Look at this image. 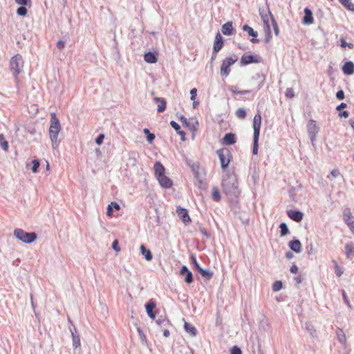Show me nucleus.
<instances>
[{
  "label": "nucleus",
  "instance_id": "1",
  "mask_svg": "<svg viewBox=\"0 0 354 354\" xmlns=\"http://www.w3.org/2000/svg\"><path fill=\"white\" fill-rule=\"evenodd\" d=\"M222 186L226 195L231 198L239 194L236 176L234 174H226L223 178Z\"/></svg>",
  "mask_w": 354,
  "mask_h": 354
},
{
  "label": "nucleus",
  "instance_id": "2",
  "mask_svg": "<svg viewBox=\"0 0 354 354\" xmlns=\"http://www.w3.org/2000/svg\"><path fill=\"white\" fill-rule=\"evenodd\" d=\"M61 131V124L55 113L50 114V121L49 127V137L52 142L53 149H57L59 144L58 136Z\"/></svg>",
  "mask_w": 354,
  "mask_h": 354
},
{
  "label": "nucleus",
  "instance_id": "3",
  "mask_svg": "<svg viewBox=\"0 0 354 354\" xmlns=\"http://www.w3.org/2000/svg\"><path fill=\"white\" fill-rule=\"evenodd\" d=\"M261 125V116L260 113H257L253 118V147L252 153L257 155L258 153V141L260 134V129Z\"/></svg>",
  "mask_w": 354,
  "mask_h": 354
},
{
  "label": "nucleus",
  "instance_id": "4",
  "mask_svg": "<svg viewBox=\"0 0 354 354\" xmlns=\"http://www.w3.org/2000/svg\"><path fill=\"white\" fill-rule=\"evenodd\" d=\"M24 64L23 57L19 54L15 55L10 59V68L15 80H17L18 75L22 72Z\"/></svg>",
  "mask_w": 354,
  "mask_h": 354
},
{
  "label": "nucleus",
  "instance_id": "5",
  "mask_svg": "<svg viewBox=\"0 0 354 354\" xmlns=\"http://www.w3.org/2000/svg\"><path fill=\"white\" fill-rule=\"evenodd\" d=\"M15 236L19 241L25 243H31L37 239V234L35 232H26L21 228L14 230Z\"/></svg>",
  "mask_w": 354,
  "mask_h": 354
},
{
  "label": "nucleus",
  "instance_id": "6",
  "mask_svg": "<svg viewBox=\"0 0 354 354\" xmlns=\"http://www.w3.org/2000/svg\"><path fill=\"white\" fill-rule=\"evenodd\" d=\"M216 153L219 158L222 169H226L232 158L230 151L227 148H222L217 150Z\"/></svg>",
  "mask_w": 354,
  "mask_h": 354
},
{
  "label": "nucleus",
  "instance_id": "7",
  "mask_svg": "<svg viewBox=\"0 0 354 354\" xmlns=\"http://www.w3.org/2000/svg\"><path fill=\"white\" fill-rule=\"evenodd\" d=\"M236 61V58L233 57H227L223 61L221 67V75L227 76L229 75L230 69V67L233 65Z\"/></svg>",
  "mask_w": 354,
  "mask_h": 354
},
{
  "label": "nucleus",
  "instance_id": "8",
  "mask_svg": "<svg viewBox=\"0 0 354 354\" xmlns=\"http://www.w3.org/2000/svg\"><path fill=\"white\" fill-rule=\"evenodd\" d=\"M261 62L262 58L259 55L245 54L241 58V63L243 65H247L252 63H260Z\"/></svg>",
  "mask_w": 354,
  "mask_h": 354
},
{
  "label": "nucleus",
  "instance_id": "9",
  "mask_svg": "<svg viewBox=\"0 0 354 354\" xmlns=\"http://www.w3.org/2000/svg\"><path fill=\"white\" fill-rule=\"evenodd\" d=\"M273 28L276 36L279 35V30L277 24H264V30L266 35V41L268 42L271 37V28Z\"/></svg>",
  "mask_w": 354,
  "mask_h": 354
},
{
  "label": "nucleus",
  "instance_id": "10",
  "mask_svg": "<svg viewBox=\"0 0 354 354\" xmlns=\"http://www.w3.org/2000/svg\"><path fill=\"white\" fill-rule=\"evenodd\" d=\"M180 274L185 277V281L187 283L193 282V275L191 271H189L186 266L181 267L180 270Z\"/></svg>",
  "mask_w": 354,
  "mask_h": 354
},
{
  "label": "nucleus",
  "instance_id": "11",
  "mask_svg": "<svg viewBox=\"0 0 354 354\" xmlns=\"http://www.w3.org/2000/svg\"><path fill=\"white\" fill-rule=\"evenodd\" d=\"M156 178L162 187L167 189L170 188L173 185L172 180L165 174L160 176Z\"/></svg>",
  "mask_w": 354,
  "mask_h": 354
},
{
  "label": "nucleus",
  "instance_id": "12",
  "mask_svg": "<svg viewBox=\"0 0 354 354\" xmlns=\"http://www.w3.org/2000/svg\"><path fill=\"white\" fill-rule=\"evenodd\" d=\"M176 212L179 218L185 224L187 225L191 222V219L187 209L184 208H178Z\"/></svg>",
  "mask_w": 354,
  "mask_h": 354
},
{
  "label": "nucleus",
  "instance_id": "13",
  "mask_svg": "<svg viewBox=\"0 0 354 354\" xmlns=\"http://www.w3.org/2000/svg\"><path fill=\"white\" fill-rule=\"evenodd\" d=\"M290 218L296 222H300L303 219L304 214L297 210H289L287 212Z\"/></svg>",
  "mask_w": 354,
  "mask_h": 354
},
{
  "label": "nucleus",
  "instance_id": "14",
  "mask_svg": "<svg viewBox=\"0 0 354 354\" xmlns=\"http://www.w3.org/2000/svg\"><path fill=\"white\" fill-rule=\"evenodd\" d=\"M343 220L348 227H351V223H354V218L353 217L349 208H345L343 211Z\"/></svg>",
  "mask_w": 354,
  "mask_h": 354
},
{
  "label": "nucleus",
  "instance_id": "15",
  "mask_svg": "<svg viewBox=\"0 0 354 354\" xmlns=\"http://www.w3.org/2000/svg\"><path fill=\"white\" fill-rule=\"evenodd\" d=\"M223 42L222 36L219 32H217L215 37L214 42V51L216 53H218L223 47Z\"/></svg>",
  "mask_w": 354,
  "mask_h": 354
},
{
  "label": "nucleus",
  "instance_id": "16",
  "mask_svg": "<svg viewBox=\"0 0 354 354\" xmlns=\"http://www.w3.org/2000/svg\"><path fill=\"white\" fill-rule=\"evenodd\" d=\"M307 130L308 134H317L319 128L317 125V122L315 120H309L307 125Z\"/></svg>",
  "mask_w": 354,
  "mask_h": 354
},
{
  "label": "nucleus",
  "instance_id": "17",
  "mask_svg": "<svg viewBox=\"0 0 354 354\" xmlns=\"http://www.w3.org/2000/svg\"><path fill=\"white\" fill-rule=\"evenodd\" d=\"M156 308V304L153 301L149 300L145 305V308L148 316L151 319H155V314L153 312V309Z\"/></svg>",
  "mask_w": 354,
  "mask_h": 354
},
{
  "label": "nucleus",
  "instance_id": "18",
  "mask_svg": "<svg viewBox=\"0 0 354 354\" xmlns=\"http://www.w3.org/2000/svg\"><path fill=\"white\" fill-rule=\"evenodd\" d=\"M343 73L350 75L354 73V63L351 61L346 62L342 67Z\"/></svg>",
  "mask_w": 354,
  "mask_h": 354
},
{
  "label": "nucleus",
  "instance_id": "19",
  "mask_svg": "<svg viewBox=\"0 0 354 354\" xmlns=\"http://www.w3.org/2000/svg\"><path fill=\"white\" fill-rule=\"evenodd\" d=\"M156 177L165 174V168L160 162H156L153 165Z\"/></svg>",
  "mask_w": 354,
  "mask_h": 354
},
{
  "label": "nucleus",
  "instance_id": "20",
  "mask_svg": "<svg viewBox=\"0 0 354 354\" xmlns=\"http://www.w3.org/2000/svg\"><path fill=\"white\" fill-rule=\"evenodd\" d=\"M288 245L292 251L297 253H299L301 250V244L298 239L290 241Z\"/></svg>",
  "mask_w": 354,
  "mask_h": 354
},
{
  "label": "nucleus",
  "instance_id": "21",
  "mask_svg": "<svg viewBox=\"0 0 354 354\" xmlns=\"http://www.w3.org/2000/svg\"><path fill=\"white\" fill-rule=\"evenodd\" d=\"M235 135L232 133H228L225 135L223 138V143L227 145H231L235 143Z\"/></svg>",
  "mask_w": 354,
  "mask_h": 354
},
{
  "label": "nucleus",
  "instance_id": "22",
  "mask_svg": "<svg viewBox=\"0 0 354 354\" xmlns=\"http://www.w3.org/2000/svg\"><path fill=\"white\" fill-rule=\"evenodd\" d=\"M70 330H71V333L72 335V338H73V346L75 348H77L81 344L80 338L79 335L77 334L76 330L75 328H71Z\"/></svg>",
  "mask_w": 354,
  "mask_h": 354
},
{
  "label": "nucleus",
  "instance_id": "23",
  "mask_svg": "<svg viewBox=\"0 0 354 354\" xmlns=\"http://www.w3.org/2000/svg\"><path fill=\"white\" fill-rule=\"evenodd\" d=\"M154 100L156 102H158L157 111L159 113L163 112L166 109L167 102L164 98L156 97H154Z\"/></svg>",
  "mask_w": 354,
  "mask_h": 354
},
{
  "label": "nucleus",
  "instance_id": "24",
  "mask_svg": "<svg viewBox=\"0 0 354 354\" xmlns=\"http://www.w3.org/2000/svg\"><path fill=\"white\" fill-rule=\"evenodd\" d=\"M305 328L308 332V333L311 336V337H313V338L317 337V330H316L315 328L314 327V326L311 323L306 322L305 324Z\"/></svg>",
  "mask_w": 354,
  "mask_h": 354
},
{
  "label": "nucleus",
  "instance_id": "25",
  "mask_svg": "<svg viewBox=\"0 0 354 354\" xmlns=\"http://www.w3.org/2000/svg\"><path fill=\"white\" fill-rule=\"evenodd\" d=\"M144 59L146 62L149 64H155L158 61L156 55L151 52H148L145 53L144 55Z\"/></svg>",
  "mask_w": 354,
  "mask_h": 354
},
{
  "label": "nucleus",
  "instance_id": "26",
  "mask_svg": "<svg viewBox=\"0 0 354 354\" xmlns=\"http://www.w3.org/2000/svg\"><path fill=\"white\" fill-rule=\"evenodd\" d=\"M184 328L185 331L189 333L192 336L194 337L196 335V329L194 326L189 324L188 322H185Z\"/></svg>",
  "mask_w": 354,
  "mask_h": 354
},
{
  "label": "nucleus",
  "instance_id": "27",
  "mask_svg": "<svg viewBox=\"0 0 354 354\" xmlns=\"http://www.w3.org/2000/svg\"><path fill=\"white\" fill-rule=\"evenodd\" d=\"M221 31L224 35H231L233 31L232 24H223Z\"/></svg>",
  "mask_w": 354,
  "mask_h": 354
},
{
  "label": "nucleus",
  "instance_id": "28",
  "mask_svg": "<svg viewBox=\"0 0 354 354\" xmlns=\"http://www.w3.org/2000/svg\"><path fill=\"white\" fill-rule=\"evenodd\" d=\"M304 17H303V22H313V13L312 11L308 8H306L304 9Z\"/></svg>",
  "mask_w": 354,
  "mask_h": 354
},
{
  "label": "nucleus",
  "instance_id": "29",
  "mask_svg": "<svg viewBox=\"0 0 354 354\" xmlns=\"http://www.w3.org/2000/svg\"><path fill=\"white\" fill-rule=\"evenodd\" d=\"M140 252L142 254L145 256V258L147 261H151L153 258L151 252L150 250H147L144 245H140Z\"/></svg>",
  "mask_w": 354,
  "mask_h": 354
},
{
  "label": "nucleus",
  "instance_id": "30",
  "mask_svg": "<svg viewBox=\"0 0 354 354\" xmlns=\"http://www.w3.org/2000/svg\"><path fill=\"white\" fill-rule=\"evenodd\" d=\"M170 124L177 131V133L182 136V140H185V133L183 131H180V125L174 120L170 122Z\"/></svg>",
  "mask_w": 354,
  "mask_h": 354
},
{
  "label": "nucleus",
  "instance_id": "31",
  "mask_svg": "<svg viewBox=\"0 0 354 354\" xmlns=\"http://www.w3.org/2000/svg\"><path fill=\"white\" fill-rule=\"evenodd\" d=\"M339 1L343 5L347 10L354 11V4L351 0H339Z\"/></svg>",
  "mask_w": 354,
  "mask_h": 354
},
{
  "label": "nucleus",
  "instance_id": "32",
  "mask_svg": "<svg viewBox=\"0 0 354 354\" xmlns=\"http://www.w3.org/2000/svg\"><path fill=\"white\" fill-rule=\"evenodd\" d=\"M212 197L216 202H218L221 200L220 192L216 187H214L212 189Z\"/></svg>",
  "mask_w": 354,
  "mask_h": 354
},
{
  "label": "nucleus",
  "instance_id": "33",
  "mask_svg": "<svg viewBox=\"0 0 354 354\" xmlns=\"http://www.w3.org/2000/svg\"><path fill=\"white\" fill-rule=\"evenodd\" d=\"M354 252V244L353 243H348L345 245V254L346 257H349Z\"/></svg>",
  "mask_w": 354,
  "mask_h": 354
},
{
  "label": "nucleus",
  "instance_id": "34",
  "mask_svg": "<svg viewBox=\"0 0 354 354\" xmlns=\"http://www.w3.org/2000/svg\"><path fill=\"white\" fill-rule=\"evenodd\" d=\"M198 272L203 277L206 279H210L213 275L212 272H211L209 270H205L202 268L199 269Z\"/></svg>",
  "mask_w": 354,
  "mask_h": 354
},
{
  "label": "nucleus",
  "instance_id": "35",
  "mask_svg": "<svg viewBox=\"0 0 354 354\" xmlns=\"http://www.w3.org/2000/svg\"><path fill=\"white\" fill-rule=\"evenodd\" d=\"M143 132L147 135V140L151 144L155 139V135L149 131L148 129H144Z\"/></svg>",
  "mask_w": 354,
  "mask_h": 354
},
{
  "label": "nucleus",
  "instance_id": "36",
  "mask_svg": "<svg viewBox=\"0 0 354 354\" xmlns=\"http://www.w3.org/2000/svg\"><path fill=\"white\" fill-rule=\"evenodd\" d=\"M263 10H259V12H260V15L261 16V19L263 20V22H265V23H267V22H269V17L271 18L272 19V22H274V19L273 18V17L271 15L270 13H269V15H264L263 14Z\"/></svg>",
  "mask_w": 354,
  "mask_h": 354
},
{
  "label": "nucleus",
  "instance_id": "37",
  "mask_svg": "<svg viewBox=\"0 0 354 354\" xmlns=\"http://www.w3.org/2000/svg\"><path fill=\"white\" fill-rule=\"evenodd\" d=\"M0 145H1V148L4 151H8V143L5 140V138H4L3 134H0Z\"/></svg>",
  "mask_w": 354,
  "mask_h": 354
},
{
  "label": "nucleus",
  "instance_id": "38",
  "mask_svg": "<svg viewBox=\"0 0 354 354\" xmlns=\"http://www.w3.org/2000/svg\"><path fill=\"white\" fill-rule=\"evenodd\" d=\"M156 323L160 326L166 327L169 324V320L163 317H159L156 320Z\"/></svg>",
  "mask_w": 354,
  "mask_h": 354
},
{
  "label": "nucleus",
  "instance_id": "39",
  "mask_svg": "<svg viewBox=\"0 0 354 354\" xmlns=\"http://www.w3.org/2000/svg\"><path fill=\"white\" fill-rule=\"evenodd\" d=\"M243 29L245 31L248 32L249 35H251L252 37H256L257 35V32H255L251 27H250L248 25H244Z\"/></svg>",
  "mask_w": 354,
  "mask_h": 354
},
{
  "label": "nucleus",
  "instance_id": "40",
  "mask_svg": "<svg viewBox=\"0 0 354 354\" xmlns=\"http://www.w3.org/2000/svg\"><path fill=\"white\" fill-rule=\"evenodd\" d=\"M236 115L239 118H241V119H243L245 118L246 116V112H245V110L243 109V108H239L236 110Z\"/></svg>",
  "mask_w": 354,
  "mask_h": 354
},
{
  "label": "nucleus",
  "instance_id": "41",
  "mask_svg": "<svg viewBox=\"0 0 354 354\" xmlns=\"http://www.w3.org/2000/svg\"><path fill=\"white\" fill-rule=\"evenodd\" d=\"M279 227L281 229V236H285L286 234H287L288 233V232H289L288 227L285 223H281L279 225Z\"/></svg>",
  "mask_w": 354,
  "mask_h": 354
},
{
  "label": "nucleus",
  "instance_id": "42",
  "mask_svg": "<svg viewBox=\"0 0 354 354\" xmlns=\"http://www.w3.org/2000/svg\"><path fill=\"white\" fill-rule=\"evenodd\" d=\"M337 338L342 344L345 343L346 342V336L342 329H339L337 333Z\"/></svg>",
  "mask_w": 354,
  "mask_h": 354
},
{
  "label": "nucleus",
  "instance_id": "43",
  "mask_svg": "<svg viewBox=\"0 0 354 354\" xmlns=\"http://www.w3.org/2000/svg\"><path fill=\"white\" fill-rule=\"evenodd\" d=\"M32 167L31 168V170L34 174H36L38 172V168L40 165V162L38 160H32Z\"/></svg>",
  "mask_w": 354,
  "mask_h": 354
},
{
  "label": "nucleus",
  "instance_id": "44",
  "mask_svg": "<svg viewBox=\"0 0 354 354\" xmlns=\"http://www.w3.org/2000/svg\"><path fill=\"white\" fill-rule=\"evenodd\" d=\"M342 297H343V300H344V303L347 305V306L348 308H352L353 306L347 297V295H346L345 290H342Z\"/></svg>",
  "mask_w": 354,
  "mask_h": 354
},
{
  "label": "nucleus",
  "instance_id": "45",
  "mask_svg": "<svg viewBox=\"0 0 354 354\" xmlns=\"http://www.w3.org/2000/svg\"><path fill=\"white\" fill-rule=\"evenodd\" d=\"M282 283L280 281H277L272 284V290L274 292L279 291L282 288Z\"/></svg>",
  "mask_w": 354,
  "mask_h": 354
},
{
  "label": "nucleus",
  "instance_id": "46",
  "mask_svg": "<svg viewBox=\"0 0 354 354\" xmlns=\"http://www.w3.org/2000/svg\"><path fill=\"white\" fill-rule=\"evenodd\" d=\"M17 13L20 16H25L27 13L26 6H21L17 10Z\"/></svg>",
  "mask_w": 354,
  "mask_h": 354
},
{
  "label": "nucleus",
  "instance_id": "47",
  "mask_svg": "<svg viewBox=\"0 0 354 354\" xmlns=\"http://www.w3.org/2000/svg\"><path fill=\"white\" fill-rule=\"evenodd\" d=\"M339 175V172L337 169H333L331 171L330 174L327 176V178L333 180L334 178H337Z\"/></svg>",
  "mask_w": 354,
  "mask_h": 354
},
{
  "label": "nucleus",
  "instance_id": "48",
  "mask_svg": "<svg viewBox=\"0 0 354 354\" xmlns=\"http://www.w3.org/2000/svg\"><path fill=\"white\" fill-rule=\"evenodd\" d=\"M335 263V274L337 277H341L343 274V270H342L341 268H339V266L337 265V263H336V261H334Z\"/></svg>",
  "mask_w": 354,
  "mask_h": 354
},
{
  "label": "nucleus",
  "instance_id": "49",
  "mask_svg": "<svg viewBox=\"0 0 354 354\" xmlns=\"http://www.w3.org/2000/svg\"><path fill=\"white\" fill-rule=\"evenodd\" d=\"M285 94L286 96L288 98H292L295 96L294 91L292 88H288Z\"/></svg>",
  "mask_w": 354,
  "mask_h": 354
},
{
  "label": "nucleus",
  "instance_id": "50",
  "mask_svg": "<svg viewBox=\"0 0 354 354\" xmlns=\"http://www.w3.org/2000/svg\"><path fill=\"white\" fill-rule=\"evenodd\" d=\"M341 47L345 48L348 46L349 48H353V44L351 43H346L344 39H341Z\"/></svg>",
  "mask_w": 354,
  "mask_h": 354
},
{
  "label": "nucleus",
  "instance_id": "51",
  "mask_svg": "<svg viewBox=\"0 0 354 354\" xmlns=\"http://www.w3.org/2000/svg\"><path fill=\"white\" fill-rule=\"evenodd\" d=\"M15 2L21 6H28L29 3H30V0H15Z\"/></svg>",
  "mask_w": 354,
  "mask_h": 354
},
{
  "label": "nucleus",
  "instance_id": "52",
  "mask_svg": "<svg viewBox=\"0 0 354 354\" xmlns=\"http://www.w3.org/2000/svg\"><path fill=\"white\" fill-rule=\"evenodd\" d=\"M231 354H241V351L238 346H234L231 349Z\"/></svg>",
  "mask_w": 354,
  "mask_h": 354
},
{
  "label": "nucleus",
  "instance_id": "53",
  "mask_svg": "<svg viewBox=\"0 0 354 354\" xmlns=\"http://www.w3.org/2000/svg\"><path fill=\"white\" fill-rule=\"evenodd\" d=\"M196 93H197V89L196 88L191 89V91H190L191 100H196Z\"/></svg>",
  "mask_w": 354,
  "mask_h": 354
},
{
  "label": "nucleus",
  "instance_id": "54",
  "mask_svg": "<svg viewBox=\"0 0 354 354\" xmlns=\"http://www.w3.org/2000/svg\"><path fill=\"white\" fill-rule=\"evenodd\" d=\"M191 259H192V261L193 264L194 265V267L198 271L199 269L201 268V267L199 266L198 263L197 262L196 259L194 256H192Z\"/></svg>",
  "mask_w": 354,
  "mask_h": 354
},
{
  "label": "nucleus",
  "instance_id": "55",
  "mask_svg": "<svg viewBox=\"0 0 354 354\" xmlns=\"http://www.w3.org/2000/svg\"><path fill=\"white\" fill-rule=\"evenodd\" d=\"M336 97L339 100H343L344 98V92L342 90H339L336 93Z\"/></svg>",
  "mask_w": 354,
  "mask_h": 354
},
{
  "label": "nucleus",
  "instance_id": "56",
  "mask_svg": "<svg viewBox=\"0 0 354 354\" xmlns=\"http://www.w3.org/2000/svg\"><path fill=\"white\" fill-rule=\"evenodd\" d=\"M180 119V121L182 122V123L183 124V125H185V127L189 126V122L188 120L185 116L181 115Z\"/></svg>",
  "mask_w": 354,
  "mask_h": 354
},
{
  "label": "nucleus",
  "instance_id": "57",
  "mask_svg": "<svg viewBox=\"0 0 354 354\" xmlns=\"http://www.w3.org/2000/svg\"><path fill=\"white\" fill-rule=\"evenodd\" d=\"M104 138V136L103 134H100L97 136V138H96L95 140V142L97 144V145H101L103 142V140Z\"/></svg>",
  "mask_w": 354,
  "mask_h": 354
},
{
  "label": "nucleus",
  "instance_id": "58",
  "mask_svg": "<svg viewBox=\"0 0 354 354\" xmlns=\"http://www.w3.org/2000/svg\"><path fill=\"white\" fill-rule=\"evenodd\" d=\"M112 248L114 250L119 252L120 250V248L118 247V241L117 240H115L112 243Z\"/></svg>",
  "mask_w": 354,
  "mask_h": 354
},
{
  "label": "nucleus",
  "instance_id": "59",
  "mask_svg": "<svg viewBox=\"0 0 354 354\" xmlns=\"http://www.w3.org/2000/svg\"><path fill=\"white\" fill-rule=\"evenodd\" d=\"M65 46V42L62 40H59L57 43V47L59 50H62Z\"/></svg>",
  "mask_w": 354,
  "mask_h": 354
},
{
  "label": "nucleus",
  "instance_id": "60",
  "mask_svg": "<svg viewBox=\"0 0 354 354\" xmlns=\"http://www.w3.org/2000/svg\"><path fill=\"white\" fill-rule=\"evenodd\" d=\"M106 214L109 216H111L113 215V207H111V205H109L107 209H106Z\"/></svg>",
  "mask_w": 354,
  "mask_h": 354
},
{
  "label": "nucleus",
  "instance_id": "61",
  "mask_svg": "<svg viewBox=\"0 0 354 354\" xmlns=\"http://www.w3.org/2000/svg\"><path fill=\"white\" fill-rule=\"evenodd\" d=\"M290 271L291 273L296 274L298 272V268L297 266L293 265L291 266Z\"/></svg>",
  "mask_w": 354,
  "mask_h": 354
},
{
  "label": "nucleus",
  "instance_id": "62",
  "mask_svg": "<svg viewBox=\"0 0 354 354\" xmlns=\"http://www.w3.org/2000/svg\"><path fill=\"white\" fill-rule=\"evenodd\" d=\"M339 116L340 118H348L349 114H348V112H347V111H343V112H341L339 113Z\"/></svg>",
  "mask_w": 354,
  "mask_h": 354
},
{
  "label": "nucleus",
  "instance_id": "63",
  "mask_svg": "<svg viewBox=\"0 0 354 354\" xmlns=\"http://www.w3.org/2000/svg\"><path fill=\"white\" fill-rule=\"evenodd\" d=\"M309 136H310V141H311L312 144L314 145L315 142L316 141L317 134H314V135L313 134H310Z\"/></svg>",
  "mask_w": 354,
  "mask_h": 354
},
{
  "label": "nucleus",
  "instance_id": "64",
  "mask_svg": "<svg viewBox=\"0 0 354 354\" xmlns=\"http://www.w3.org/2000/svg\"><path fill=\"white\" fill-rule=\"evenodd\" d=\"M346 106H347V105H346V104H345V103L342 102V103H341L339 106H337L336 109H337V111H340V110H342V109H343L346 108Z\"/></svg>",
  "mask_w": 354,
  "mask_h": 354
}]
</instances>
